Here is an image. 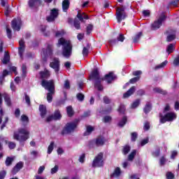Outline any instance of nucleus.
<instances>
[{"mask_svg": "<svg viewBox=\"0 0 179 179\" xmlns=\"http://www.w3.org/2000/svg\"><path fill=\"white\" fill-rule=\"evenodd\" d=\"M62 46V55L65 58H69L72 55V44L71 41L64 38H61L58 40L57 47Z\"/></svg>", "mask_w": 179, "mask_h": 179, "instance_id": "nucleus-1", "label": "nucleus"}, {"mask_svg": "<svg viewBox=\"0 0 179 179\" xmlns=\"http://www.w3.org/2000/svg\"><path fill=\"white\" fill-rule=\"evenodd\" d=\"M90 79H94L95 80L94 87L98 89V90H103V86L101 85V82L104 80L103 78H100V73L99 70L94 69L92 73L90 75Z\"/></svg>", "mask_w": 179, "mask_h": 179, "instance_id": "nucleus-2", "label": "nucleus"}, {"mask_svg": "<svg viewBox=\"0 0 179 179\" xmlns=\"http://www.w3.org/2000/svg\"><path fill=\"white\" fill-rule=\"evenodd\" d=\"M30 132L26 129H20L18 131H15L13 138L20 142H25L29 138Z\"/></svg>", "mask_w": 179, "mask_h": 179, "instance_id": "nucleus-3", "label": "nucleus"}, {"mask_svg": "<svg viewBox=\"0 0 179 179\" xmlns=\"http://www.w3.org/2000/svg\"><path fill=\"white\" fill-rule=\"evenodd\" d=\"M160 117V122L162 124H164L165 122L174 121L176 118H177V114L174 112H169L167 113L164 116H163L162 114H159Z\"/></svg>", "mask_w": 179, "mask_h": 179, "instance_id": "nucleus-4", "label": "nucleus"}, {"mask_svg": "<svg viewBox=\"0 0 179 179\" xmlns=\"http://www.w3.org/2000/svg\"><path fill=\"white\" fill-rule=\"evenodd\" d=\"M78 122H79V120H75L73 122L67 123L62 131V135H66V134H71V132L74 131L76 127H78Z\"/></svg>", "mask_w": 179, "mask_h": 179, "instance_id": "nucleus-5", "label": "nucleus"}, {"mask_svg": "<svg viewBox=\"0 0 179 179\" xmlns=\"http://www.w3.org/2000/svg\"><path fill=\"white\" fill-rule=\"evenodd\" d=\"M41 86L45 89V90H48V92H55V85L54 84V80H43L41 82Z\"/></svg>", "mask_w": 179, "mask_h": 179, "instance_id": "nucleus-6", "label": "nucleus"}, {"mask_svg": "<svg viewBox=\"0 0 179 179\" xmlns=\"http://www.w3.org/2000/svg\"><path fill=\"white\" fill-rule=\"evenodd\" d=\"M127 17V13H125V8L124 7H119L116 10V19L118 23H121L124 19Z\"/></svg>", "mask_w": 179, "mask_h": 179, "instance_id": "nucleus-7", "label": "nucleus"}, {"mask_svg": "<svg viewBox=\"0 0 179 179\" xmlns=\"http://www.w3.org/2000/svg\"><path fill=\"white\" fill-rule=\"evenodd\" d=\"M103 164L104 161L103 160V152H100L94 158L92 162V167H101Z\"/></svg>", "mask_w": 179, "mask_h": 179, "instance_id": "nucleus-8", "label": "nucleus"}, {"mask_svg": "<svg viewBox=\"0 0 179 179\" xmlns=\"http://www.w3.org/2000/svg\"><path fill=\"white\" fill-rule=\"evenodd\" d=\"M164 20H166V15H164V13H162L160 15V17H159V19L152 24V27L153 30L159 29V27H160V26H162Z\"/></svg>", "mask_w": 179, "mask_h": 179, "instance_id": "nucleus-9", "label": "nucleus"}, {"mask_svg": "<svg viewBox=\"0 0 179 179\" xmlns=\"http://www.w3.org/2000/svg\"><path fill=\"white\" fill-rule=\"evenodd\" d=\"M21 26H22V20H20V18L17 17L13 20L11 22V27L13 30L19 31V30H20Z\"/></svg>", "mask_w": 179, "mask_h": 179, "instance_id": "nucleus-10", "label": "nucleus"}, {"mask_svg": "<svg viewBox=\"0 0 179 179\" xmlns=\"http://www.w3.org/2000/svg\"><path fill=\"white\" fill-rule=\"evenodd\" d=\"M58 17V9L53 8L51 10L50 15L47 17L48 22H54Z\"/></svg>", "mask_w": 179, "mask_h": 179, "instance_id": "nucleus-11", "label": "nucleus"}, {"mask_svg": "<svg viewBox=\"0 0 179 179\" xmlns=\"http://www.w3.org/2000/svg\"><path fill=\"white\" fill-rule=\"evenodd\" d=\"M62 115H61V113L59 112V110H56L55 112V114L54 115H52V116H49L46 121L48 122H50V121H52V120H61Z\"/></svg>", "mask_w": 179, "mask_h": 179, "instance_id": "nucleus-12", "label": "nucleus"}, {"mask_svg": "<svg viewBox=\"0 0 179 179\" xmlns=\"http://www.w3.org/2000/svg\"><path fill=\"white\" fill-rule=\"evenodd\" d=\"M24 163L22 162H18L13 169L11 171V173L13 176H15V174L19 173L22 169H23Z\"/></svg>", "mask_w": 179, "mask_h": 179, "instance_id": "nucleus-13", "label": "nucleus"}, {"mask_svg": "<svg viewBox=\"0 0 179 179\" xmlns=\"http://www.w3.org/2000/svg\"><path fill=\"white\" fill-rule=\"evenodd\" d=\"M50 66L55 69V72H58V71H59V59H58V58H55L50 64Z\"/></svg>", "mask_w": 179, "mask_h": 179, "instance_id": "nucleus-14", "label": "nucleus"}, {"mask_svg": "<svg viewBox=\"0 0 179 179\" xmlns=\"http://www.w3.org/2000/svg\"><path fill=\"white\" fill-rule=\"evenodd\" d=\"M20 47L18 48V52L20 58L23 59V52H24V41L23 40H20L19 41Z\"/></svg>", "mask_w": 179, "mask_h": 179, "instance_id": "nucleus-15", "label": "nucleus"}, {"mask_svg": "<svg viewBox=\"0 0 179 179\" xmlns=\"http://www.w3.org/2000/svg\"><path fill=\"white\" fill-rule=\"evenodd\" d=\"M2 96L4 98V100L7 106H10V98L7 94H3V95L0 94V107L2 106Z\"/></svg>", "mask_w": 179, "mask_h": 179, "instance_id": "nucleus-16", "label": "nucleus"}, {"mask_svg": "<svg viewBox=\"0 0 179 179\" xmlns=\"http://www.w3.org/2000/svg\"><path fill=\"white\" fill-rule=\"evenodd\" d=\"M115 79V76L113 72H110L108 74H106L103 80H106L108 83H111V82H113V80H114Z\"/></svg>", "mask_w": 179, "mask_h": 179, "instance_id": "nucleus-17", "label": "nucleus"}, {"mask_svg": "<svg viewBox=\"0 0 179 179\" xmlns=\"http://www.w3.org/2000/svg\"><path fill=\"white\" fill-rule=\"evenodd\" d=\"M43 54L45 57H48V55H52V46L51 45H48L47 49L43 50Z\"/></svg>", "mask_w": 179, "mask_h": 179, "instance_id": "nucleus-18", "label": "nucleus"}, {"mask_svg": "<svg viewBox=\"0 0 179 179\" xmlns=\"http://www.w3.org/2000/svg\"><path fill=\"white\" fill-rule=\"evenodd\" d=\"M29 5L30 8H36L41 5V0H29Z\"/></svg>", "mask_w": 179, "mask_h": 179, "instance_id": "nucleus-19", "label": "nucleus"}, {"mask_svg": "<svg viewBox=\"0 0 179 179\" xmlns=\"http://www.w3.org/2000/svg\"><path fill=\"white\" fill-rule=\"evenodd\" d=\"M135 87H131L126 93L123 94L124 99H128L129 96H132L134 93L135 92Z\"/></svg>", "mask_w": 179, "mask_h": 179, "instance_id": "nucleus-20", "label": "nucleus"}, {"mask_svg": "<svg viewBox=\"0 0 179 179\" xmlns=\"http://www.w3.org/2000/svg\"><path fill=\"white\" fill-rule=\"evenodd\" d=\"M39 110L42 118H44L47 114V107L44 105H41L39 106Z\"/></svg>", "mask_w": 179, "mask_h": 179, "instance_id": "nucleus-21", "label": "nucleus"}, {"mask_svg": "<svg viewBox=\"0 0 179 179\" xmlns=\"http://www.w3.org/2000/svg\"><path fill=\"white\" fill-rule=\"evenodd\" d=\"M77 17L79 19V20H80V22H83V19H85L87 20L89 19V16H87L86 13H82L80 12H78L77 15Z\"/></svg>", "mask_w": 179, "mask_h": 179, "instance_id": "nucleus-22", "label": "nucleus"}, {"mask_svg": "<svg viewBox=\"0 0 179 179\" xmlns=\"http://www.w3.org/2000/svg\"><path fill=\"white\" fill-rule=\"evenodd\" d=\"M69 0H64L62 2V9L64 12H66L68 9H69V5H70Z\"/></svg>", "mask_w": 179, "mask_h": 179, "instance_id": "nucleus-23", "label": "nucleus"}, {"mask_svg": "<svg viewBox=\"0 0 179 179\" xmlns=\"http://www.w3.org/2000/svg\"><path fill=\"white\" fill-rule=\"evenodd\" d=\"M121 176V169L119 167L116 168L113 173L110 176L112 178L120 177Z\"/></svg>", "mask_w": 179, "mask_h": 179, "instance_id": "nucleus-24", "label": "nucleus"}, {"mask_svg": "<svg viewBox=\"0 0 179 179\" xmlns=\"http://www.w3.org/2000/svg\"><path fill=\"white\" fill-rule=\"evenodd\" d=\"M104 142H106L104 138L98 137L96 140V146H103L104 145Z\"/></svg>", "mask_w": 179, "mask_h": 179, "instance_id": "nucleus-25", "label": "nucleus"}, {"mask_svg": "<svg viewBox=\"0 0 179 179\" xmlns=\"http://www.w3.org/2000/svg\"><path fill=\"white\" fill-rule=\"evenodd\" d=\"M50 71L46 69L41 72V78H42V79H47L48 78H50Z\"/></svg>", "mask_w": 179, "mask_h": 179, "instance_id": "nucleus-26", "label": "nucleus"}, {"mask_svg": "<svg viewBox=\"0 0 179 179\" xmlns=\"http://www.w3.org/2000/svg\"><path fill=\"white\" fill-rule=\"evenodd\" d=\"M55 94V91H49V92L47 94V101L48 103H51L52 101V96Z\"/></svg>", "mask_w": 179, "mask_h": 179, "instance_id": "nucleus-27", "label": "nucleus"}, {"mask_svg": "<svg viewBox=\"0 0 179 179\" xmlns=\"http://www.w3.org/2000/svg\"><path fill=\"white\" fill-rule=\"evenodd\" d=\"M176 39V31H173L171 34H170L167 38L166 41L169 42L173 41V40Z\"/></svg>", "mask_w": 179, "mask_h": 179, "instance_id": "nucleus-28", "label": "nucleus"}, {"mask_svg": "<svg viewBox=\"0 0 179 179\" xmlns=\"http://www.w3.org/2000/svg\"><path fill=\"white\" fill-rule=\"evenodd\" d=\"M135 156H136V150H134L129 155L128 157V160L129 162H132V160H134V159L135 158Z\"/></svg>", "mask_w": 179, "mask_h": 179, "instance_id": "nucleus-29", "label": "nucleus"}, {"mask_svg": "<svg viewBox=\"0 0 179 179\" xmlns=\"http://www.w3.org/2000/svg\"><path fill=\"white\" fill-rule=\"evenodd\" d=\"M9 59H10L9 53H8V52H6L4 55V57L2 60L3 64H8L9 62Z\"/></svg>", "mask_w": 179, "mask_h": 179, "instance_id": "nucleus-30", "label": "nucleus"}, {"mask_svg": "<svg viewBox=\"0 0 179 179\" xmlns=\"http://www.w3.org/2000/svg\"><path fill=\"white\" fill-rule=\"evenodd\" d=\"M14 160H15V157H8L6 159V166H10Z\"/></svg>", "mask_w": 179, "mask_h": 179, "instance_id": "nucleus-31", "label": "nucleus"}, {"mask_svg": "<svg viewBox=\"0 0 179 179\" xmlns=\"http://www.w3.org/2000/svg\"><path fill=\"white\" fill-rule=\"evenodd\" d=\"M166 51L167 52H169V54H171V52L174 51V44L173 43L169 44L166 48Z\"/></svg>", "mask_w": 179, "mask_h": 179, "instance_id": "nucleus-32", "label": "nucleus"}, {"mask_svg": "<svg viewBox=\"0 0 179 179\" xmlns=\"http://www.w3.org/2000/svg\"><path fill=\"white\" fill-rule=\"evenodd\" d=\"M93 131H94V128L92 126H87V131L85 133V135H90V134H92V132H93Z\"/></svg>", "mask_w": 179, "mask_h": 179, "instance_id": "nucleus-33", "label": "nucleus"}, {"mask_svg": "<svg viewBox=\"0 0 179 179\" xmlns=\"http://www.w3.org/2000/svg\"><path fill=\"white\" fill-rule=\"evenodd\" d=\"M125 124H127V117H123L122 120L119 122L118 127H120V128H122V127H124Z\"/></svg>", "mask_w": 179, "mask_h": 179, "instance_id": "nucleus-34", "label": "nucleus"}, {"mask_svg": "<svg viewBox=\"0 0 179 179\" xmlns=\"http://www.w3.org/2000/svg\"><path fill=\"white\" fill-rule=\"evenodd\" d=\"M66 110L69 117H72V115H73V109H72V106H68Z\"/></svg>", "mask_w": 179, "mask_h": 179, "instance_id": "nucleus-35", "label": "nucleus"}, {"mask_svg": "<svg viewBox=\"0 0 179 179\" xmlns=\"http://www.w3.org/2000/svg\"><path fill=\"white\" fill-rule=\"evenodd\" d=\"M54 150V142H51L50 145L48 148V155H51V152Z\"/></svg>", "mask_w": 179, "mask_h": 179, "instance_id": "nucleus-36", "label": "nucleus"}, {"mask_svg": "<svg viewBox=\"0 0 179 179\" xmlns=\"http://www.w3.org/2000/svg\"><path fill=\"white\" fill-rule=\"evenodd\" d=\"M150 110H152V106L150 105V103H147L145 107L144 108V113H145V114H148V113H149Z\"/></svg>", "mask_w": 179, "mask_h": 179, "instance_id": "nucleus-37", "label": "nucleus"}, {"mask_svg": "<svg viewBox=\"0 0 179 179\" xmlns=\"http://www.w3.org/2000/svg\"><path fill=\"white\" fill-rule=\"evenodd\" d=\"M129 150H131V147H129V145H125L123 148L124 155H128Z\"/></svg>", "mask_w": 179, "mask_h": 179, "instance_id": "nucleus-38", "label": "nucleus"}, {"mask_svg": "<svg viewBox=\"0 0 179 179\" xmlns=\"http://www.w3.org/2000/svg\"><path fill=\"white\" fill-rule=\"evenodd\" d=\"M153 91L155 92V93H161V94H166V91H163V90L160 89V88H154L153 89Z\"/></svg>", "mask_w": 179, "mask_h": 179, "instance_id": "nucleus-39", "label": "nucleus"}, {"mask_svg": "<svg viewBox=\"0 0 179 179\" xmlns=\"http://www.w3.org/2000/svg\"><path fill=\"white\" fill-rule=\"evenodd\" d=\"M142 36V32H139L137 35H136L134 38V43H138L139 38Z\"/></svg>", "mask_w": 179, "mask_h": 179, "instance_id": "nucleus-40", "label": "nucleus"}, {"mask_svg": "<svg viewBox=\"0 0 179 179\" xmlns=\"http://www.w3.org/2000/svg\"><path fill=\"white\" fill-rule=\"evenodd\" d=\"M166 65H167V61H165V62H162L161 64L156 66L155 69H160L162 68H164L166 66Z\"/></svg>", "mask_w": 179, "mask_h": 179, "instance_id": "nucleus-41", "label": "nucleus"}, {"mask_svg": "<svg viewBox=\"0 0 179 179\" xmlns=\"http://www.w3.org/2000/svg\"><path fill=\"white\" fill-rule=\"evenodd\" d=\"M64 87V89H66V90L71 89V83H69V80H65Z\"/></svg>", "mask_w": 179, "mask_h": 179, "instance_id": "nucleus-42", "label": "nucleus"}, {"mask_svg": "<svg viewBox=\"0 0 179 179\" xmlns=\"http://www.w3.org/2000/svg\"><path fill=\"white\" fill-rule=\"evenodd\" d=\"M137 138H138V133H136V132L131 133V141H132V142H135V141H136Z\"/></svg>", "mask_w": 179, "mask_h": 179, "instance_id": "nucleus-43", "label": "nucleus"}, {"mask_svg": "<svg viewBox=\"0 0 179 179\" xmlns=\"http://www.w3.org/2000/svg\"><path fill=\"white\" fill-rule=\"evenodd\" d=\"M74 27H76L77 30H79V29H80V22H79V21H78L77 20H74Z\"/></svg>", "mask_w": 179, "mask_h": 179, "instance_id": "nucleus-44", "label": "nucleus"}, {"mask_svg": "<svg viewBox=\"0 0 179 179\" xmlns=\"http://www.w3.org/2000/svg\"><path fill=\"white\" fill-rule=\"evenodd\" d=\"M83 55L84 57L89 55V48H84L83 50Z\"/></svg>", "mask_w": 179, "mask_h": 179, "instance_id": "nucleus-45", "label": "nucleus"}, {"mask_svg": "<svg viewBox=\"0 0 179 179\" xmlns=\"http://www.w3.org/2000/svg\"><path fill=\"white\" fill-rule=\"evenodd\" d=\"M140 101L138 99L136 100L132 104H131V108H136L138 106H139Z\"/></svg>", "mask_w": 179, "mask_h": 179, "instance_id": "nucleus-46", "label": "nucleus"}, {"mask_svg": "<svg viewBox=\"0 0 179 179\" xmlns=\"http://www.w3.org/2000/svg\"><path fill=\"white\" fill-rule=\"evenodd\" d=\"M21 121L22 122H29V117L26 115H22L21 116Z\"/></svg>", "mask_w": 179, "mask_h": 179, "instance_id": "nucleus-47", "label": "nucleus"}, {"mask_svg": "<svg viewBox=\"0 0 179 179\" xmlns=\"http://www.w3.org/2000/svg\"><path fill=\"white\" fill-rule=\"evenodd\" d=\"M6 32L8 38H12V31L9 29V27H6Z\"/></svg>", "mask_w": 179, "mask_h": 179, "instance_id": "nucleus-48", "label": "nucleus"}, {"mask_svg": "<svg viewBox=\"0 0 179 179\" xmlns=\"http://www.w3.org/2000/svg\"><path fill=\"white\" fill-rule=\"evenodd\" d=\"M77 99L80 101H83V100L85 99V95H83V94L79 93V94H77Z\"/></svg>", "mask_w": 179, "mask_h": 179, "instance_id": "nucleus-49", "label": "nucleus"}, {"mask_svg": "<svg viewBox=\"0 0 179 179\" xmlns=\"http://www.w3.org/2000/svg\"><path fill=\"white\" fill-rule=\"evenodd\" d=\"M118 111L121 113V114H124V113H125V106L124 105H120Z\"/></svg>", "mask_w": 179, "mask_h": 179, "instance_id": "nucleus-50", "label": "nucleus"}, {"mask_svg": "<svg viewBox=\"0 0 179 179\" xmlns=\"http://www.w3.org/2000/svg\"><path fill=\"white\" fill-rule=\"evenodd\" d=\"M8 148L9 149H15V148H16V143L14 142H8Z\"/></svg>", "mask_w": 179, "mask_h": 179, "instance_id": "nucleus-51", "label": "nucleus"}, {"mask_svg": "<svg viewBox=\"0 0 179 179\" xmlns=\"http://www.w3.org/2000/svg\"><path fill=\"white\" fill-rule=\"evenodd\" d=\"M150 124L149 122H146L144 124V127H143L144 131H148V129H150Z\"/></svg>", "mask_w": 179, "mask_h": 179, "instance_id": "nucleus-52", "label": "nucleus"}, {"mask_svg": "<svg viewBox=\"0 0 179 179\" xmlns=\"http://www.w3.org/2000/svg\"><path fill=\"white\" fill-rule=\"evenodd\" d=\"M125 40V36H124V34H120L117 37V41H121L122 43Z\"/></svg>", "mask_w": 179, "mask_h": 179, "instance_id": "nucleus-53", "label": "nucleus"}, {"mask_svg": "<svg viewBox=\"0 0 179 179\" xmlns=\"http://www.w3.org/2000/svg\"><path fill=\"white\" fill-rule=\"evenodd\" d=\"M153 156L155 157H157L160 155V148H157L155 152H153Z\"/></svg>", "mask_w": 179, "mask_h": 179, "instance_id": "nucleus-54", "label": "nucleus"}, {"mask_svg": "<svg viewBox=\"0 0 179 179\" xmlns=\"http://www.w3.org/2000/svg\"><path fill=\"white\" fill-rule=\"evenodd\" d=\"M65 34V32L64 31H58L56 32V37H61L62 36H64Z\"/></svg>", "mask_w": 179, "mask_h": 179, "instance_id": "nucleus-55", "label": "nucleus"}, {"mask_svg": "<svg viewBox=\"0 0 179 179\" xmlns=\"http://www.w3.org/2000/svg\"><path fill=\"white\" fill-rule=\"evenodd\" d=\"M166 178L168 179H173V178H174V174H173V173H171V172H168L166 173Z\"/></svg>", "mask_w": 179, "mask_h": 179, "instance_id": "nucleus-56", "label": "nucleus"}, {"mask_svg": "<svg viewBox=\"0 0 179 179\" xmlns=\"http://www.w3.org/2000/svg\"><path fill=\"white\" fill-rule=\"evenodd\" d=\"M139 79H140L139 76L133 78L130 80V83H135L138 82V80H139Z\"/></svg>", "mask_w": 179, "mask_h": 179, "instance_id": "nucleus-57", "label": "nucleus"}, {"mask_svg": "<svg viewBox=\"0 0 179 179\" xmlns=\"http://www.w3.org/2000/svg\"><path fill=\"white\" fill-rule=\"evenodd\" d=\"M6 176V171H1L0 172V179L5 178V176Z\"/></svg>", "mask_w": 179, "mask_h": 179, "instance_id": "nucleus-58", "label": "nucleus"}, {"mask_svg": "<svg viewBox=\"0 0 179 179\" xmlns=\"http://www.w3.org/2000/svg\"><path fill=\"white\" fill-rule=\"evenodd\" d=\"M25 101L28 106H30V96L27 94H25Z\"/></svg>", "mask_w": 179, "mask_h": 179, "instance_id": "nucleus-59", "label": "nucleus"}, {"mask_svg": "<svg viewBox=\"0 0 179 179\" xmlns=\"http://www.w3.org/2000/svg\"><path fill=\"white\" fill-rule=\"evenodd\" d=\"M45 169V166H40L38 170V174H41L43 173V171H44Z\"/></svg>", "mask_w": 179, "mask_h": 179, "instance_id": "nucleus-60", "label": "nucleus"}, {"mask_svg": "<svg viewBox=\"0 0 179 179\" xmlns=\"http://www.w3.org/2000/svg\"><path fill=\"white\" fill-rule=\"evenodd\" d=\"M148 142H149V138H145L143 141H141V146H145V145H146V143H148Z\"/></svg>", "mask_w": 179, "mask_h": 179, "instance_id": "nucleus-61", "label": "nucleus"}, {"mask_svg": "<svg viewBox=\"0 0 179 179\" xmlns=\"http://www.w3.org/2000/svg\"><path fill=\"white\" fill-rule=\"evenodd\" d=\"M57 171H58V166L56 165L54 168L51 169V173L52 174H55Z\"/></svg>", "mask_w": 179, "mask_h": 179, "instance_id": "nucleus-62", "label": "nucleus"}, {"mask_svg": "<svg viewBox=\"0 0 179 179\" xmlns=\"http://www.w3.org/2000/svg\"><path fill=\"white\" fill-rule=\"evenodd\" d=\"M173 65H175L176 66H177L178 65H179V56H178L173 62Z\"/></svg>", "mask_w": 179, "mask_h": 179, "instance_id": "nucleus-63", "label": "nucleus"}, {"mask_svg": "<svg viewBox=\"0 0 179 179\" xmlns=\"http://www.w3.org/2000/svg\"><path fill=\"white\" fill-rule=\"evenodd\" d=\"M110 121H111V117L110 116H106L103 118L104 122H110Z\"/></svg>", "mask_w": 179, "mask_h": 179, "instance_id": "nucleus-64", "label": "nucleus"}]
</instances>
